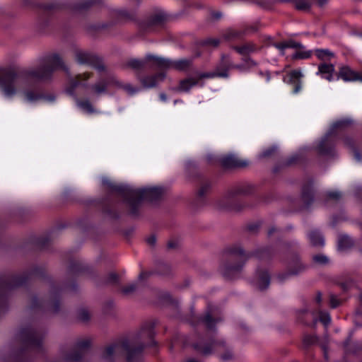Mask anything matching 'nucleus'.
<instances>
[{
	"instance_id": "nucleus-1",
	"label": "nucleus",
	"mask_w": 362,
	"mask_h": 362,
	"mask_svg": "<svg viewBox=\"0 0 362 362\" xmlns=\"http://www.w3.org/2000/svg\"><path fill=\"white\" fill-rule=\"evenodd\" d=\"M58 69L66 70L62 58L57 54L45 57L37 68H28L21 71L17 81L14 78L5 76L6 69L0 66V90L6 98H12L19 95L27 103L37 102L44 98L43 95L35 88H21V86L30 81L48 80L53 71Z\"/></svg>"
},
{
	"instance_id": "nucleus-2",
	"label": "nucleus",
	"mask_w": 362,
	"mask_h": 362,
	"mask_svg": "<svg viewBox=\"0 0 362 362\" xmlns=\"http://www.w3.org/2000/svg\"><path fill=\"white\" fill-rule=\"evenodd\" d=\"M124 198L129 207L130 213L136 215L143 200L150 202L158 199L163 190L160 187H151L142 189H133L127 186H121L117 189Z\"/></svg>"
},
{
	"instance_id": "nucleus-3",
	"label": "nucleus",
	"mask_w": 362,
	"mask_h": 362,
	"mask_svg": "<svg viewBox=\"0 0 362 362\" xmlns=\"http://www.w3.org/2000/svg\"><path fill=\"white\" fill-rule=\"evenodd\" d=\"M143 349L144 346L139 342V338L124 340L106 347L102 357L105 360L112 361L125 354L127 362H136L140 359Z\"/></svg>"
},
{
	"instance_id": "nucleus-4",
	"label": "nucleus",
	"mask_w": 362,
	"mask_h": 362,
	"mask_svg": "<svg viewBox=\"0 0 362 362\" xmlns=\"http://www.w3.org/2000/svg\"><path fill=\"white\" fill-rule=\"evenodd\" d=\"M238 67L235 66L228 56H223L215 71L197 73L194 76L180 81L177 90L181 92H188L192 87L197 86L203 78H212L214 77H228V71Z\"/></svg>"
},
{
	"instance_id": "nucleus-5",
	"label": "nucleus",
	"mask_w": 362,
	"mask_h": 362,
	"mask_svg": "<svg viewBox=\"0 0 362 362\" xmlns=\"http://www.w3.org/2000/svg\"><path fill=\"white\" fill-rule=\"evenodd\" d=\"M351 122L352 121L350 119H342L334 123L331 129L319 142V144L317 147L319 153L322 155H330L333 150V143L335 132L351 124Z\"/></svg>"
},
{
	"instance_id": "nucleus-6",
	"label": "nucleus",
	"mask_w": 362,
	"mask_h": 362,
	"mask_svg": "<svg viewBox=\"0 0 362 362\" xmlns=\"http://www.w3.org/2000/svg\"><path fill=\"white\" fill-rule=\"evenodd\" d=\"M18 337L27 347L32 349L40 347L42 341V334L33 327L21 329Z\"/></svg>"
},
{
	"instance_id": "nucleus-7",
	"label": "nucleus",
	"mask_w": 362,
	"mask_h": 362,
	"mask_svg": "<svg viewBox=\"0 0 362 362\" xmlns=\"http://www.w3.org/2000/svg\"><path fill=\"white\" fill-rule=\"evenodd\" d=\"M90 345V340L88 338L78 340L70 353H63V359L68 362H79Z\"/></svg>"
},
{
	"instance_id": "nucleus-8",
	"label": "nucleus",
	"mask_w": 362,
	"mask_h": 362,
	"mask_svg": "<svg viewBox=\"0 0 362 362\" xmlns=\"http://www.w3.org/2000/svg\"><path fill=\"white\" fill-rule=\"evenodd\" d=\"M75 57L76 62L80 64L90 66L99 71L105 69L104 65L101 63L99 58L90 52L78 50L76 52Z\"/></svg>"
},
{
	"instance_id": "nucleus-9",
	"label": "nucleus",
	"mask_w": 362,
	"mask_h": 362,
	"mask_svg": "<svg viewBox=\"0 0 362 362\" xmlns=\"http://www.w3.org/2000/svg\"><path fill=\"white\" fill-rule=\"evenodd\" d=\"M158 59L159 57L148 54L141 59H132L129 60L127 65L136 71H139L146 67L158 69Z\"/></svg>"
},
{
	"instance_id": "nucleus-10",
	"label": "nucleus",
	"mask_w": 362,
	"mask_h": 362,
	"mask_svg": "<svg viewBox=\"0 0 362 362\" xmlns=\"http://www.w3.org/2000/svg\"><path fill=\"white\" fill-rule=\"evenodd\" d=\"M159 69H174L179 71H185L191 65V60L181 59L179 60H170L163 57H159L158 61Z\"/></svg>"
},
{
	"instance_id": "nucleus-11",
	"label": "nucleus",
	"mask_w": 362,
	"mask_h": 362,
	"mask_svg": "<svg viewBox=\"0 0 362 362\" xmlns=\"http://www.w3.org/2000/svg\"><path fill=\"white\" fill-rule=\"evenodd\" d=\"M341 78L344 81H362V76L348 66H342L339 68L337 79Z\"/></svg>"
},
{
	"instance_id": "nucleus-12",
	"label": "nucleus",
	"mask_w": 362,
	"mask_h": 362,
	"mask_svg": "<svg viewBox=\"0 0 362 362\" xmlns=\"http://www.w3.org/2000/svg\"><path fill=\"white\" fill-rule=\"evenodd\" d=\"M335 72L334 65L330 63L322 62L319 64L316 75L320 76L322 78L328 81L334 80Z\"/></svg>"
},
{
	"instance_id": "nucleus-13",
	"label": "nucleus",
	"mask_w": 362,
	"mask_h": 362,
	"mask_svg": "<svg viewBox=\"0 0 362 362\" xmlns=\"http://www.w3.org/2000/svg\"><path fill=\"white\" fill-rule=\"evenodd\" d=\"M165 78V74L163 72L154 75L146 76L140 78V83L146 88H152L156 87L160 82Z\"/></svg>"
},
{
	"instance_id": "nucleus-14",
	"label": "nucleus",
	"mask_w": 362,
	"mask_h": 362,
	"mask_svg": "<svg viewBox=\"0 0 362 362\" xmlns=\"http://www.w3.org/2000/svg\"><path fill=\"white\" fill-rule=\"evenodd\" d=\"M303 76V74L299 70H293L290 71L285 77H284V81L293 84L294 88L293 92L294 93H298L300 90L301 89V85H300V78Z\"/></svg>"
},
{
	"instance_id": "nucleus-15",
	"label": "nucleus",
	"mask_w": 362,
	"mask_h": 362,
	"mask_svg": "<svg viewBox=\"0 0 362 362\" xmlns=\"http://www.w3.org/2000/svg\"><path fill=\"white\" fill-rule=\"evenodd\" d=\"M221 163L226 168L245 167L248 164L247 160H243L235 155H228L222 158Z\"/></svg>"
},
{
	"instance_id": "nucleus-16",
	"label": "nucleus",
	"mask_w": 362,
	"mask_h": 362,
	"mask_svg": "<svg viewBox=\"0 0 362 362\" xmlns=\"http://www.w3.org/2000/svg\"><path fill=\"white\" fill-rule=\"evenodd\" d=\"M269 282L270 279L267 272L264 271L257 272V276L254 280V284L257 288L261 291L266 289L269 286Z\"/></svg>"
},
{
	"instance_id": "nucleus-17",
	"label": "nucleus",
	"mask_w": 362,
	"mask_h": 362,
	"mask_svg": "<svg viewBox=\"0 0 362 362\" xmlns=\"http://www.w3.org/2000/svg\"><path fill=\"white\" fill-rule=\"evenodd\" d=\"M90 77V74L88 72H85L82 74H78L74 78H71L70 87L67 89V92L72 95L75 88L78 86H85V82Z\"/></svg>"
},
{
	"instance_id": "nucleus-18",
	"label": "nucleus",
	"mask_w": 362,
	"mask_h": 362,
	"mask_svg": "<svg viewBox=\"0 0 362 362\" xmlns=\"http://www.w3.org/2000/svg\"><path fill=\"white\" fill-rule=\"evenodd\" d=\"M306 314L312 316L313 324L315 325L317 321H320L325 326H327L331 322V317L328 313L319 311L317 313H308L307 311H303L302 314Z\"/></svg>"
},
{
	"instance_id": "nucleus-19",
	"label": "nucleus",
	"mask_w": 362,
	"mask_h": 362,
	"mask_svg": "<svg viewBox=\"0 0 362 362\" xmlns=\"http://www.w3.org/2000/svg\"><path fill=\"white\" fill-rule=\"evenodd\" d=\"M274 46L278 49L281 54L282 55L284 54V50L287 48H292V49H303L304 48V46L296 41H294L293 40H289L287 41L281 42L279 43H275Z\"/></svg>"
},
{
	"instance_id": "nucleus-20",
	"label": "nucleus",
	"mask_w": 362,
	"mask_h": 362,
	"mask_svg": "<svg viewBox=\"0 0 362 362\" xmlns=\"http://www.w3.org/2000/svg\"><path fill=\"white\" fill-rule=\"evenodd\" d=\"M75 101L76 106L84 113L93 114L98 112L88 99H78L76 98Z\"/></svg>"
},
{
	"instance_id": "nucleus-21",
	"label": "nucleus",
	"mask_w": 362,
	"mask_h": 362,
	"mask_svg": "<svg viewBox=\"0 0 362 362\" xmlns=\"http://www.w3.org/2000/svg\"><path fill=\"white\" fill-rule=\"evenodd\" d=\"M235 49L240 54L248 55L257 52L260 47L253 42H247L241 46L236 47Z\"/></svg>"
},
{
	"instance_id": "nucleus-22",
	"label": "nucleus",
	"mask_w": 362,
	"mask_h": 362,
	"mask_svg": "<svg viewBox=\"0 0 362 362\" xmlns=\"http://www.w3.org/2000/svg\"><path fill=\"white\" fill-rule=\"evenodd\" d=\"M115 78L113 76H108L107 81H100L96 83L93 86V89L95 93L98 95L106 93L107 87L110 85H114L112 79Z\"/></svg>"
},
{
	"instance_id": "nucleus-23",
	"label": "nucleus",
	"mask_w": 362,
	"mask_h": 362,
	"mask_svg": "<svg viewBox=\"0 0 362 362\" xmlns=\"http://www.w3.org/2000/svg\"><path fill=\"white\" fill-rule=\"evenodd\" d=\"M313 54L319 60L324 62L330 61L335 56L334 53L328 49H316L313 50Z\"/></svg>"
},
{
	"instance_id": "nucleus-24",
	"label": "nucleus",
	"mask_w": 362,
	"mask_h": 362,
	"mask_svg": "<svg viewBox=\"0 0 362 362\" xmlns=\"http://www.w3.org/2000/svg\"><path fill=\"white\" fill-rule=\"evenodd\" d=\"M281 2H292L295 8L301 11H308L312 5V0H280Z\"/></svg>"
},
{
	"instance_id": "nucleus-25",
	"label": "nucleus",
	"mask_w": 362,
	"mask_h": 362,
	"mask_svg": "<svg viewBox=\"0 0 362 362\" xmlns=\"http://www.w3.org/2000/svg\"><path fill=\"white\" fill-rule=\"evenodd\" d=\"M309 240L314 246H323L325 244L322 235L317 230H312L308 234Z\"/></svg>"
},
{
	"instance_id": "nucleus-26",
	"label": "nucleus",
	"mask_w": 362,
	"mask_h": 362,
	"mask_svg": "<svg viewBox=\"0 0 362 362\" xmlns=\"http://www.w3.org/2000/svg\"><path fill=\"white\" fill-rule=\"evenodd\" d=\"M313 54V50H307L304 48L298 49L292 56L293 59H306L311 57Z\"/></svg>"
},
{
	"instance_id": "nucleus-27",
	"label": "nucleus",
	"mask_w": 362,
	"mask_h": 362,
	"mask_svg": "<svg viewBox=\"0 0 362 362\" xmlns=\"http://www.w3.org/2000/svg\"><path fill=\"white\" fill-rule=\"evenodd\" d=\"M229 253L237 256L241 260L243 259L244 262L248 258V255L245 254V252L242 250L240 245H234L229 249Z\"/></svg>"
},
{
	"instance_id": "nucleus-28",
	"label": "nucleus",
	"mask_w": 362,
	"mask_h": 362,
	"mask_svg": "<svg viewBox=\"0 0 362 362\" xmlns=\"http://www.w3.org/2000/svg\"><path fill=\"white\" fill-rule=\"evenodd\" d=\"M112 83H114V86H115L116 87L122 88L130 94H133L137 91V90L135 88H134L131 84H123L115 78L112 79Z\"/></svg>"
},
{
	"instance_id": "nucleus-29",
	"label": "nucleus",
	"mask_w": 362,
	"mask_h": 362,
	"mask_svg": "<svg viewBox=\"0 0 362 362\" xmlns=\"http://www.w3.org/2000/svg\"><path fill=\"white\" fill-rule=\"evenodd\" d=\"M313 197V189L310 186L305 187L302 192V198L307 205H309Z\"/></svg>"
},
{
	"instance_id": "nucleus-30",
	"label": "nucleus",
	"mask_w": 362,
	"mask_h": 362,
	"mask_svg": "<svg viewBox=\"0 0 362 362\" xmlns=\"http://www.w3.org/2000/svg\"><path fill=\"white\" fill-rule=\"evenodd\" d=\"M352 245L351 239L347 235H342L338 241V247L341 250H346Z\"/></svg>"
},
{
	"instance_id": "nucleus-31",
	"label": "nucleus",
	"mask_w": 362,
	"mask_h": 362,
	"mask_svg": "<svg viewBox=\"0 0 362 362\" xmlns=\"http://www.w3.org/2000/svg\"><path fill=\"white\" fill-rule=\"evenodd\" d=\"M211 315L212 312L207 313L202 318V321L206 324L209 329H212L215 322H217L219 320L218 319L214 320L212 319Z\"/></svg>"
},
{
	"instance_id": "nucleus-32",
	"label": "nucleus",
	"mask_w": 362,
	"mask_h": 362,
	"mask_svg": "<svg viewBox=\"0 0 362 362\" xmlns=\"http://www.w3.org/2000/svg\"><path fill=\"white\" fill-rule=\"evenodd\" d=\"M216 344L213 343L210 346L194 345V348L199 350L204 354H209L211 352V346H215Z\"/></svg>"
},
{
	"instance_id": "nucleus-33",
	"label": "nucleus",
	"mask_w": 362,
	"mask_h": 362,
	"mask_svg": "<svg viewBox=\"0 0 362 362\" xmlns=\"http://www.w3.org/2000/svg\"><path fill=\"white\" fill-rule=\"evenodd\" d=\"M313 261L319 264H325L327 263L328 259L326 256L322 255H317L313 257Z\"/></svg>"
},
{
	"instance_id": "nucleus-34",
	"label": "nucleus",
	"mask_w": 362,
	"mask_h": 362,
	"mask_svg": "<svg viewBox=\"0 0 362 362\" xmlns=\"http://www.w3.org/2000/svg\"><path fill=\"white\" fill-rule=\"evenodd\" d=\"M276 151V146H271L265 150H264L261 154L260 156L262 158L268 157L271 156L272 153H274Z\"/></svg>"
},
{
	"instance_id": "nucleus-35",
	"label": "nucleus",
	"mask_w": 362,
	"mask_h": 362,
	"mask_svg": "<svg viewBox=\"0 0 362 362\" xmlns=\"http://www.w3.org/2000/svg\"><path fill=\"white\" fill-rule=\"evenodd\" d=\"M78 317L82 321H87L90 318L89 312L86 310H81L79 312Z\"/></svg>"
},
{
	"instance_id": "nucleus-36",
	"label": "nucleus",
	"mask_w": 362,
	"mask_h": 362,
	"mask_svg": "<svg viewBox=\"0 0 362 362\" xmlns=\"http://www.w3.org/2000/svg\"><path fill=\"white\" fill-rule=\"evenodd\" d=\"M136 289V285L134 284H130L122 288V292L124 294H129L134 291Z\"/></svg>"
},
{
	"instance_id": "nucleus-37",
	"label": "nucleus",
	"mask_w": 362,
	"mask_h": 362,
	"mask_svg": "<svg viewBox=\"0 0 362 362\" xmlns=\"http://www.w3.org/2000/svg\"><path fill=\"white\" fill-rule=\"evenodd\" d=\"M327 197L331 199H338L341 197V193L337 191H334V192L330 191L327 193Z\"/></svg>"
},
{
	"instance_id": "nucleus-38",
	"label": "nucleus",
	"mask_w": 362,
	"mask_h": 362,
	"mask_svg": "<svg viewBox=\"0 0 362 362\" xmlns=\"http://www.w3.org/2000/svg\"><path fill=\"white\" fill-rule=\"evenodd\" d=\"M329 302L331 307L333 308H337L340 303L339 300L334 295L330 296Z\"/></svg>"
},
{
	"instance_id": "nucleus-39",
	"label": "nucleus",
	"mask_w": 362,
	"mask_h": 362,
	"mask_svg": "<svg viewBox=\"0 0 362 362\" xmlns=\"http://www.w3.org/2000/svg\"><path fill=\"white\" fill-rule=\"evenodd\" d=\"M316 337L315 336H306L304 337V343L309 345L315 343Z\"/></svg>"
},
{
	"instance_id": "nucleus-40",
	"label": "nucleus",
	"mask_w": 362,
	"mask_h": 362,
	"mask_svg": "<svg viewBox=\"0 0 362 362\" xmlns=\"http://www.w3.org/2000/svg\"><path fill=\"white\" fill-rule=\"evenodd\" d=\"M221 359L223 361H229L230 359H231L233 358V354L228 351L226 353H225L224 354L221 355Z\"/></svg>"
},
{
	"instance_id": "nucleus-41",
	"label": "nucleus",
	"mask_w": 362,
	"mask_h": 362,
	"mask_svg": "<svg viewBox=\"0 0 362 362\" xmlns=\"http://www.w3.org/2000/svg\"><path fill=\"white\" fill-rule=\"evenodd\" d=\"M206 44L216 47L219 44V40L218 39H208L206 40Z\"/></svg>"
},
{
	"instance_id": "nucleus-42",
	"label": "nucleus",
	"mask_w": 362,
	"mask_h": 362,
	"mask_svg": "<svg viewBox=\"0 0 362 362\" xmlns=\"http://www.w3.org/2000/svg\"><path fill=\"white\" fill-rule=\"evenodd\" d=\"M117 277L118 276L115 273H111L108 276V279L110 281L113 282L117 281Z\"/></svg>"
},
{
	"instance_id": "nucleus-43",
	"label": "nucleus",
	"mask_w": 362,
	"mask_h": 362,
	"mask_svg": "<svg viewBox=\"0 0 362 362\" xmlns=\"http://www.w3.org/2000/svg\"><path fill=\"white\" fill-rule=\"evenodd\" d=\"M242 266H243V264L235 265V266H231L229 268H228V272L229 271H233V270L238 271L242 267Z\"/></svg>"
},
{
	"instance_id": "nucleus-44",
	"label": "nucleus",
	"mask_w": 362,
	"mask_h": 362,
	"mask_svg": "<svg viewBox=\"0 0 362 362\" xmlns=\"http://www.w3.org/2000/svg\"><path fill=\"white\" fill-rule=\"evenodd\" d=\"M147 242L149 245H153L156 243V238L154 236H151L147 239Z\"/></svg>"
},
{
	"instance_id": "nucleus-45",
	"label": "nucleus",
	"mask_w": 362,
	"mask_h": 362,
	"mask_svg": "<svg viewBox=\"0 0 362 362\" xmlns=\"http://www.w3.org/2000/svg\"><path fill=\"white\" fill-rule=\"evenodd\" d=\"M344 144L350 147V148H352V144H351V140L349 138H346L345 140H344Z\"/></svg>"
},
{
	"instance_id": "nucleus-46",
	"label": "nucleus",
	"mask_w": 362,
	"mask_h": 362,
	"mask_svg": "<svg viewBox=\"0 0 362 362\" xmlns=\"http://www.w3.org/2000/svg\"><path fill=\"white\" fill-rule=\"evenodd\" d=\"M163 17L162 16H156L153 21L155 23H159V22H161L163 21Z\"/></svg>"
},
{
	"instance_id": "nucleus-47",
	"label": "nucleus",
	"mask_w": 362,
	"mask_h": 362,
	"mask_svg": "<svg viewBox=\"0 0 362 362\" xmlns=\"http://www.w3.org/2000/svg\"><path fill=\"white\" fill-rule=\"evenodd\" d=\"M354 157L358 161L361 160L362 159L360 156L359 153L357 151H354Z\"/></svg>"
},
{
	"instance_id": "nucleus-48",
	"label": "nucleus",
	"mask_w": 362,
	"mask_h": 362,
	"mask_svg": "<svg viewBox=\"0 0 362 362\" xmlns=\"http://www.w3.org/2000/svg\"><path fill=\"white\" fill-rule=\"evenodd\" d=\"M206 188L207 187H202L199 191V194L202 196L204 194V191L206 189Z\"/></svg>"
},
{
	"instance_id": "nucleus-49",
	"label": "nucleus",
	"mask_w": 362,
	"mask_h": 362,
	"mask_svg": "<svg viewBox=\"0 0 362 362\" xmlns=\"http://www.w3.org/2000/svg\"><path fill=\"white\" fill-rule=\"evenodd\" d=\"M159 96H160V100L162 101H164V102L166 101L167 96H166V95L165 93H160Z\"/></svg>"
},
{
	"instance_id": "nucleus-50",
	"label": "nucleus",
	"mask_w": 362,
	"mask_h": 362,
	"mask_svg": "<svg viewBox=\"0 0 362 362\" xmlns=\"http://www.w3.org/2000/svg\"><path fill=\"white\" fill-rule=\"evenodd\" d=\"M168 247H170V248H174L176 247V243L173 241H170L168 243Z\"/></svg>"
},
{
	"instance_id": "nucleus-51",
	"label": "nucleus",
	"mask_w": 362,
	"mask_h": 362,
	"mask_svg": "<svg viewBox=\"0 0 362 362\" xmlns=\"http://www.w3.org/2000/svg\"><path fill=\"white\" fill-rule=\"evenodd\" d=\"M315 300L317 301V303H320L322 300V296L320 293H318L316 296V298H315Z\"/></svg>"
},
{
	"instance_id": "nucleus-52",
	"label": "nucleus",
	"mask_w": 362,
	"mask_h": 362,
	"mask_svg": "<svg viewBox=\"0 0 362 362\" xmlns=\"http://www.w3.org/2000/svg\"><path fill=\"white\" fill-rule=\"evenodd\" d=\"M320 6L324 5L328 0H317Z\"/></svg>"
},
{
	"instance_id": "nucleus-53",
	"label": "nucleus",
	"mask_w": 362,
	"mask_h": 362,
	"mask_svg": "<svg viewBox=\"0 0 362 362\" xmlns=\"http://www.w3.org/2000/svg\"><path fill=\"white\" fill-rule=\"evenodd\" d=\"M88 6H89V5H83V6H82V5H80V6L78 7V9H83V8H87Z\"/></svg>"
},
{
	"instance_id": "nucleus-54",
	"label": "nucleus",
	"mask_w": 362,
	"mask_h": 362,
	"mask_svg": "<svg viewBox=\"0 0 362 362\" xmlns=\"http://www.w3.org/2000/svg\"><path fill=\"white\" fill-rule=\"evenodd\" d=\"M144 276H146V274L144 273V272H142L140 275H139V279H141L144 277Z\"/></svg>"
},
{
	"instance_id": "nucleus-55",
	"label": "nucleus",
	"mask_w": 362,
	"mask_h": 362,
	"mask_svg": "<svg viewBox=\"0 0 362 362\" xmlns=\"http://www.w3.org/2000/svg\"><path fill=\"white\" fill-rule=\"evenodd\" d=\"M274 230L275 229L274 228H271L269 231V234L271 235Z\"/></svg>"
},
{
	"instance_id": "nucleus-56",
	"label": "nucleus",
	"mask_w": 362,
	"mask_h": 362,
	"mask_svg": "<svg viewBox=\"0 0 362 362\" xmlns=\"http://www.w3.org/2000/svg\"><path fill=\"white\" fill-rule=\"evenodd\" d=\"M187 362H199L194 359H189Z\"/></svg>"
},
{
	"instance_id": "nucleus-57",
	"label": "nucleus",
	"mask_w": 362,
	"mask_h": 362,
	"mask_svg": "<svg viewBox=\"0 0 362 362\" xmlns=\"http://www.w3.org/2000/svg\"><path fill=\"white\" fill-rule=\"evenodd\" d=\"M300 320L303 322V323L307 324V322L303 321V319H301L300 315H299Z\"/></svg>"
},
{
	"instance_id": "nucleus-58",
	"label": "nucleus",
	"mask_w": 362,
	"mask_h": 362,
	"mask_svg": "<svg viewBox=\"0 0 362 362\" xmlns=\"http://www.w3.org/2000/svg\"><path fill=\"white\" fill-rule=\"evenodd\" d=\"M300 320L303 322V323L307 324V322L303 321V319H301L300 315H299Z\"/></svg>"
},
{
	"instance_id": "nucleus-59",
	"label": "nucleus",
	"mask_w": 362,
	"mask_h": 362,
	"mask_svg": "<svg viewBox=\"0 0 362 362\" xmlns=\"http://www.w3.org/2000/svg\"><path fill=\"white\" fill-rule=\"evenodd\" d=\"M300 320L303 322V323L307 324V322L303 321V319H301L300 315H299Z\"/></svg>"
},
{
	"instance_id": "nucleus-60",
	"label": "nucleus",
	"mask_w": 362,
	"mask_h": 362,
	"mask_svg": "<svg viewBox=\"0 0 362 362\" xmlns=\"http://www.w3.org/2000/svg\"><path fill=\"white\" fill-rule=\"evenodd\" d=\"M220 16H221V15H220V14H218V13L216 14V16H215V17H216V18H219Z\"/></svg>"
},
{
	"instance_id": "nucleus-61",
	"label": "nucleus",
	"mask_w": 362,
	"mask_h": 362,
	"mask_svg": "<svg viewBox=\"0 0 362 362\" xmlns=\"http://www.w3.org/2000/svg\"><path fill=\"white\" fill-rule=\"evenodd\" d=\"M269 81V76L268 74H267V81Z\"/></svg>"
},
{
	"instance_id": "nucleus-62",
	"label": "nucleus",
	"mask_w": 362,
	"mask_h": 362,
	"mask_svg": "<svg viewBox=\"0 0 362 362\" xmlns=\"http://www.w3.org/2000/svg\"><path fill=\"white\" fill-rule=\"evenodd\" d=\"M238 193H245V192H243L242 190L238 189Z\"/></svg>"
},
{
	"instance_id": "nucleus-63",
	"label": "nucleus",
	"mask_w": 362,
	"mask_h": 362,
	"mask_svg": "<svg viewBox=\"0 0 362 362\" xmlns=\"http://www.w3.org/2000/svg\"><path fill=\"white\" fill-rule=\"evenodd\" d=\"M47 99L48 100H50V101L54 100V98H51V97H49V98H47Z\"/></svg>"
},
{
	"instance_id": "nucleus-64",
	"label": "nucleus",
	"mask_w": 362,
	"mask_h": 362,
	"mask_svg": "<svg viewBox=\"0 0 362 362\" xmlns=\"http://www.w3.org/2000/svg\"><path fill=\"white\" fill-rule=\"evenodd\" d=\"M360 300H361V302L362 303V293L360 296Z\"/></svg>"
}]
</instances>
